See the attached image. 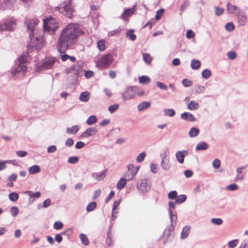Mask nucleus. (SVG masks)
<instances>
[{
  "instance_id": "obj_1",
  "label": "nucleus",
  "mask_w": 248,
  "mask_h": 248,
  "mask_svg": "<svg viewBox=\"0 0 248 248\" xmlns=\"http://www.w3.org/2000/svg\"><path fill=\"white\" fill-rule=\"evenodd\" d=\"M83 33L78 25L70 23L62 31L57 44V48L60 52V56L63 62L69 59V56L63 54L68 48L75 44L78 38Z\"/></svg>"
},
{
  "instance_id": "obj_2",
  "label": "nucleus",
  "mask_w": 248,
  "mask_h": 248,
  "mask_svg": "<svg viewBox=\"0 0 248 248\" xmlns=\"http://www.w3.org/2000/svg\"><path fill=\"white\" fill-rule=\"evenodd\" d=\"M30 44L28 46V49L35 47L36 50H40L45 45L42 31H36L35 34H30Z\"/></svg>"
},
{
  "instance_id": "obj_3",
  "label": "nucleus",
  "mask_w": 248,
  "mask_h": 248,
  "mask_svg": "<svg viewBox=\"0 0 248 248\" xmlns=\"http://www.w3.org/2000/svg\"><path fill=\"white\" fill-rule=\"evenodd\" d=\"M59 27L58 23L56 19L52 17L44 19V30L45 31H52L54 33Z\"/></svg>"
},
{
  "instance_id": "obj_4",
  "label": "nucleus",
  "mask_w": 248,
  "mask_h": 248,
  "mask_svg": "<svg viewBox=\"0 0 248 248\" xmlns=\"http://www.w3.org/2000/svg\"><path fill=\"white\" fill-rule=\"evenodd\" d=\"M71 2V0H65L61 4L60 7H57L56 8L63 14L71 18L74 12Z\"/></svg>"
},
{
  "instance_id": "obj_5",
  "label": "nucleus",
  "mask_w": 248,
  "mask_h": 248,
  "mask_svg": "<svg viewBox=\"0 0 248 248\" xmlns=\"http://www.w3.org/2000/svg\"><path fill=\"white\" fill-rule=\"evenodd\" d=\"M169 214L171 221V226H170L168 229L165 230L164 232V236H167V238H169V237H171L173 235L174 226L176 225L177 221V215L175 211L170 210Z\"/></svg>"
},
{
  "instance_id": "obj_6",
  "label": "nucleus",
  "mask_w": 248,
  "mask_h": 248,
  "mask_svg": "<svg viewBox=\"0 0 248 248\" xmlns=\"http://www.w3.org/2000/svg\"><path fill=\"white\" fill-rule=\"evenodd\" d=\"M138 87L136 86L127 87L122 93L124 100L126 101L134 98L137 95Z\"/></svg>"
},
{
  "instance_id": "obj_7",
  "label": "nucleus",
  "mask_w": 248,
  "mask_h": 248,
  "mask_svg": "<svg viewBox=\"0 0 248 248\" xmlns=\"http://www.w3.org/2000/svg\"><path fill=\"white\" fill-rule=\"evenodd\" d=\"M113 57L110 54L102 56L100 59L97 62L96 65L100 68H106L113 62Z\"/></svg>"
},
{
  "instance_id": "obj_8",
  "label": "nucleus",
  "mask_w": 248,
  "mask_h": 248,
  "mask_svg": "<svg viewBox=\"0 0 248 248\" xmlns=\"http://www.w3.org/2000/svg\"><path fill=\"white\" fill-rule=\"evenodd\" d=\"M151 185V183L150 180L144 179L139 180L136 184V186L139 191L145 193L150 190Z\"/></svg>"
},
{
  "instance_id": "obj_9",
  "label": "nucleus",
  "mask_w": 248,
  "mask_h": 248,
  "mask_svg": "<svg viewBox=\"0 0 248 248\" xmlns=\"http://www.w3.org/2000/svg\"><path fill=\"white\" fill-rule=\"evenodd\" d=\"M169 151L166 149L163 154L161 155V166L163 170H167L171 168L170 159L169 157Z\"/></svg>"
},
{
  "instance_id": "obj_10",
  "label": "nucleus",
  "mask_w": 248,
  "mask_h": 248,
  "mask_svg": "<svg viewBox=\"0 0 248 248\" xmlns=\"http://www.w3.org/2000/svg\"><path fill=\"white\" fill-rule=\"evenodd\" d=\"M56 59L53 57L47 58L42 62V67L43 69H51L54 67Z\"/></svg>"
},
{
  "instance_id": "obj_11",
  "label": "nucleus",
  "mask_w": 248,
  "mask_h": 248,
  "mask_svg": "<svg viewBox=\"0 0 248 248\" xmlns=\"http://www.w3.org/2000/svg\"><path fill=\"white\" fill-rule=\"evenodd\" d=\"M16 26V22L14 20H9L3 23H0V30L11 31Z\"/></svg>"
},
{
  "instance_id": "obj_12",
  "label": "nucleus",
  "mask_w": 248,
  "mask_h": 248,
  "mask_svg": "<svg viewBox=\"0 0 248 248\" xmlns=\"http://www.w3.org/2000/svg\"><path fill=\"white\" fill-rule=\"evenodd\" d=\"M39 20L37 19H32L29 20V22H27V29L30 31V34H35L36 31H39L35 29V26L37 25Z\"/></svg>"
},
{
  "instance_id": "obj_13",
  "label": "nucleus",
  "mask_w": 248,
  "mask_h": 248,
  "mask_svg": "<svg viewBox=\"0 0 248 248\" xmlns=\"http://www.w3.org/2000/svg\"><path fill=\"white\" fill-rule=\"evenodd\" d=\"M26 70L27 67L25 65H22L18 63L17 67L12 71V74L15 76L18 75H23L26 72Z\"/></svg>"
},
{
  "instance_id": "obj_14",
  "label": "nucleus",
  "mask_w": 248,
  "mask_h": 248,
  "mask_svg": "<svg viewBox=\"0 0 248 248\" xmlns=\"http://www.w3.org/2000/svg\"><path fill=\"white\" fill-rule=\"evenodd\" d=\"M97 132V130L96 127H91L88 128L85 132H84L80 137L81 138H88L91 136L94 135Z\"/></svg>"
},
{
  "instance_id": "obj_15",
  "label": "nucleus",
  "mask_w": 248,
  "mask_h": 248,
  "mask_svg": "<svg viewBox=\"0 0 248 248\" xmlns=\"http://www.w3.org/2000/svg\"><path fill=\"white\" fill-rule=\"evenodd\" d=\"M236 16H237L239 24L241 26H244L247 21V16L246 14L240 11L237 12Z\"/></svg>"
},
{
  "instance_id": "obj_16",
  "label": "nucleus",
  "mask_w": 248,
  "mask_h": 248,
  "mask_svg": "<svg viewBox=\"0 0 248 248\" xmlns=\"http://www.w3.org/2000/svg\"><path fill=\"white\" fill-rule=\"evenodd\" d=\"M187 154L188 152L186 150L176 152L175 156L178 162L180 164H183L184 161V157Z\"/></svg>"
},
{
  "instance_id": "obj_17",
  "label": "nucleus",
  "mask_w": 248,
  "mask_h": 248,
  "mask_svg": "<svg viewBox=\"0 0 248 248\" xmlns=\"http://www.w3.org/2000/svg\"><path fill=\"white\" fill-rule=\"evenodd\" d=\"M246 167H241L236 169V175L235 177L234 181H242L245 177V174L243 173V170L245 169Z\"/></svg>"
},
{
  "instance_id": "obj_18",
  "label": "nucleus",
  "mask_w": 248,
  "mask_h": 248,
  "mask_svg": "<svg viewBox=\"0 0 248 248\" xmlns=\"http://www.w3.org/2000/svg\"><path fill=\"white\" fill-rule=\"evenodd\" d=\"M135 11V6L131 8L127 9L124 10V12L121 15V18L124 20H126V18L130 16L133 15Z\"/></svg>"
},
{
  "instance_id": "obj_19",
  "label": "nucleus",
  "mask_w": 248,
  "mask_h": 248,
  "mask_svg": "<svg viewBox=\"0 0 248 248\" xmlns=\"http://www.w3.org/2000/svg\"><path fill=\"white\" fill-rule=\"evenodd\" d=\"M181 118L185 120L190 122H194L196 120L195 117L190 113L186 112L181 114Z\"/></svg>"
},
{
  "instance_id": "obj_20",
  "label": "nucleus",
  "mask_w": 248,
  "mask_h": 248,
  "mask_svg": "<svg viewBox=\"0 0 248 248\" xmlns=\"http://www.w3.org/2000/svg\"><path fill=\"white\" fill-rule=\"evenodd\" d=\"M92 176L97 181H101L103 180L106 176V170H104L98 173H93Z\"/></svg>"
},
{
  "instance_id": "obj_21",
  "label": "nucleus",
  "mask_w": 248,
  "mask_h": 248,
  "mask_svg": "<svg viewBox=\"0 0 248 248\" xmlns=\"http://www.w3.org/2000/svg\"><path fill=\"white\" fill-rule=\"evenodd\" d=\"M227 8L228 13L230 14H233L236 15L237 12L240 11L239 9H238L237 7L232 5L230 3H228L227 4Z\"/></svg>"
},
{
  "instance_id": "obj_22",
  "label": "nucleus",
  "mask_w": 248,
  "mask_h": 248,
  "mask_svg": "<svg viewBox=\"0 0 248 248\" xmlns=\"http://www.w3.org/2000/svg\"><path fill=\"white\" fill-rule=\"evenodd\" d=\"M81 68V66L78 64H74L65 69V73L67 74L73 72L77 73L78 70Z\"/></svg>"
},
{
  "instance_id": "obj_23",
  "label": "nucleus",
  "mask_w": 248,
  "mask_h": 248,
  "mask_svg": "<svg viewBox=\"0 0 248 248\" xmlns=\"http://www.w3.org/2000/svg\"><path fill=\"white\" fill-rule=\"evenodd\" d=\"M151 106V103L148 101H144L140 103L138 105V109L139 111H143V110L149 108Z\"/></svg>"
},
{
  "instance_id": "obj_24",
  "label": "nucleus",
  "mask_w": 248,
  "mask_h": 248,
  "mask_svg": "<svg viewBox=\"0 0 248 248\" xmlns=\"http://www.w3.org/2000/svg\"><path fill=\"white\" fill-rule=\"evenodd\" d=\"M199 104L195 101H191L187 104V108L190 110H194L198 109Z\"/></svg>"
},
{
  "instance_id": "obj_25",
  "label": "nucleus",
  "mask_w": 248,
  "mask_h": 248,
  "mask_svg": "<svg viewBox=\"0 0 248 248\" xmlns=\"http://www.w3.org/2000/svg\"><path fill=\"white\" fill-rule=\"evenodd\" d=\"M90 98V93L88 92H82L79 97V99L84 102H87Z\"/></svg>"
},
{
  "instance_id": "obj_26",
  "label": "nucleus",
  "mask_w": 248,
  "mask_h": 248,
  "mask_svg": "<svg viewBox=\"0 0 248 248\" xmlns=\"http://www.w3.org/2000/svg\"><path fill=\"white\" fill-rule=\"evenodd\" d=\"M208 148V145L204 142H200L198 143L196 147L197 151L205 150Z\"/></svg>"
},
{
  "instance_id": "obj_27",
  "label": "nucleus",
  "mask_w": 248,
  "mask_h": 248,
  "mask_svg": "<svg viewBox=\"0 0 248 248\" xmlns=\"http://www.w3.org/2000/svg\"><path fill=\"white\" fill-rule=\"evenodd\" d=\"M199 129L197 127H192L188 133V135L190 138H194L198 135L199 134Z\"/></svg>"
},
{
  "instance_id": "obj_28",
  "label": "nucleus",
  "mask_w": 248,
  "mask_h": 248,
  "mask_svg": "<svg viewBox=\"0 0 248 248\" xmlns=\"http://www.w3.org/2000/svg\"><path fill=\"white\" fill-rule=\"evenodd\" d=\"M190 230V227L187 226L184 227L181 234V238L185 239L186 238L189 234Z\"/></svg>"
},
{
  "instance_id": "obj_29",
  "label": "nucleus",
  "mask_w": 248,
  "mask_h": 248,
  "mask_svg": "<svg viewBox=\"0 0 248 248\" xmlns=\"http://www.w3.org/2000/svg\"><path fill=\"white\" fill-rule=\"evenodd\" d=\"M126 184V180L124 178H121L117 183V188L119 190L122 189L125 186Z\"/></svg>"
},
{
  "instance_id": "obj_30",
  "label": "nucleus",
  "mask_w": 248,
  "mask_h": 248,
  "mask_svg": "<svg viewBox=\"0 0 248 248\" xmlns=\"http://www.w3.org/2000/svg\"><path fill=\"white\" fill-rule=\"evenodd\" d=\"M40 168L38 165H33L29 169V172L30 174H34L40 171Z\"/></svg>"
},
{
  "instance_id": "obj_31",
  "label": "nucleus",
  "mask_w": 248,
  "mask_h": 248,
  "mask_svg": "<svg viewBox=\"0 0 248 248\" xmlns=\"http://www.w3.org/2000/svg\"><path fill=\"white\" fill-rule=\"evenodd\" d=\"M79 130V126L77 125H74L71 128L67 127L66 128V132L68 134H75Z\"/></svg>"
},
{
  "instance_id": "obj_32",
  "label": "nucleus",
  "mask_w": 248,
  "mask_h": 248,
  "mask_svg": "<svg viewBox=\"0 0 248 248\" xmlns=\"http://www.w3.org/2000/svg\"><path fill=\"white\" fill-rule=\"evenodd\" d=\"M201 63L198 60H193L191 63V68L193 70L198 69L201 66Z\"/></svg>"
},
{
  "instance_id": "obj_33",
  "label": "nucleus",
  "mask_w": 248,
  "mask_h": 248,
  "mask_svg": "<svg viewBox=\"0 0 248 248\" xmlns=\"http://www.w3.org/2000/svg\"><path fill=\"white\" fill-rule=\"evenodd\" d=\"M139 80V82L142 84H148L151 81L150 78L146 76H142L140 77Z\"/></svg>"
},
{
  "instance_id": "obj_34",
  "label": "nucleus",
  "mask_w": 248,
  "mask_h": 248,
  "mask_svg": "<svg viewBox=\"0 0 248 248\" xmlns=\"http://www.w3.org/2000/svg\"><path fill=\"white\" fill-rule=\"evenodd\" d=\"M97 121V119L96 116L91 115L87 120L86 123L88 125H93L95 124Z\"/></svg>"
},
{
  "instance_id": "obj_35",
  "label": "nucleus",
  "mask_w": 248,
  "mask_h": 248,
  "mask_svg": "<svg viewBox=\"0 0 248 248\" xmlns=\"http://www.w3.org/2000/svg\"><path fill=\"white\" fill-rule=\"evenodd\" d=\"M128 171L129 173H133V172L135 173V175H136L139 169V167H135L133 164H129L127 166Z\"/></svg>"
},
{
  "instance_id": "obj_36",
  "label": "nucleus",
  "mask_w": 248,
  "mask_h": 248,
  "mask_svg": "<svg viewBox=\"0 0 248 248\" xmlns=\"http://www.w3.org/2000/svg\"><path fill=\"white\" fill-rule=\"evenodd\" d=\"M105 41L104 40H99L97 42V47L100 51H103L105 49Z\"/></svg>"
},
{
  "instance_id": "obj_37",
  "label": "nucleus",
  "mask_w": 248,
  "mask_h": 248,
  "mask_svg": "<svg viewBox=\"0 0 248 248\" xmlns=\"http://www.w3.org/2000/svg\"><path fill=\"white\" fill-rule=\"evenodd\" d=\"M79 237L82 242V243L83 245H84L85 246H87L89 245V240H88L87 236L85 234L81 233L79 235Z\"/></svg>"
},
{
  "instance_id": "obj_38",
  "label": "nucleus",
  "mask_w": 248,
  "mask_h": 248,
  "mask_svg": "<svg viewBox=\"0 0 248 248\" xmlns=\"http://www.w3.org/2000/svg\"><path fill=\"white\" fill-rule=\"evenodd\" d=\"M186 199V196L185 195H181L178 196L175 199V203L180 204L184 202Z\"/></svg>"
},
{
  "instance_id": "obj_39",
  "label": "nucleus",
  "mask_w": 248,
  "mask_h": 248,
  "mask_svg": "<svg viewBox=\"0 0 248 248\" xmlns=\"http://www.w3.org/2000/svg\"><path fill=\"white\" fill-rule=\"evenodd\" d=\"M134 30H130L126 32L127 37H129L131 40L135 41L136 39L137 36L135 34H133Z\"/></svg>"
},
{
  "instance_id": "obj_40",
  "label": "nucleus",
  "mask_w": 248,
  "mask_h": 248,
  "mask_svg": "<svg viewBox=\"0 0 248 248\" xmlns=\"http://www.w3.org/2000/svg\"><path fill=\"white\" fill-rule=\"evenodd\" d=\"M202 76L203 78L207 79L211 76V72L209 69H204L202 72Z\"/></svg>"
},
{
  "instance_id": "obj_41",
  "label": "nucleus",
  "mask_w": 248,
  "mask_h": 248,
  "mask_svg": "<svg viewBox=\"0 0 248 248\" xmlns=\"http://www.w3.org/2000/svg\"><path fill=\"white\" fill-rule=\"evenodd\" d=\"M19 196L16 192H12L9 194V199L12 202L16 201L18 199Z\"/></svg>"
},
{
  "instance_id": "obj_42",
  "label": "nucleus",
  "mask_w": 248,
  "mask_h": 248,
  "mask_svg": "<svg viewBox=\"0 0 248 248\" xmlns=\"http://www.w3.org/2000/svg\"><path fill=\"white\" fill-rule=\"evenodd\" d=\"M238 189V186L235 184H230L225 187V189L228 191H235Z\"/></svg>"
},
{
  "instance_id": "obj_43",
  "label": "nucleus",
  "mask_w": 248,
  "mask_h": 248,
  "mask_svg": "<svg viewBox=\"0 0 248 248\" xmlns=\"http://www.w3.org/2000/svg\"><path fill=\"white\" fill-rule=\"evenodd\" d=\"M164 112L166 116L169 117H172L175 114V111L173 109L170 108L165 109L164 110Z\"/></svg>"
},
{
  "instance_id": "obj_44",
  "label": "nucleus",
  "mask_w": 248,
  "mask_h": 248,
  "mask_svg": "<svg viewBox=\"0 0 248 248\" xmlns=\"http://www.w3.org/2000/svg\"><path fill=\"white\" fill-rule=\"evenodd\" d=\"M27 61V57L25 55H21L18 58L19 64L25 65Z\"/></svg>"
},
{
  "instance_id": "obj_45",
  "label": "nucleus",
  "mask_w": 248,
  "mask_h": 248,
  "mask_svg": "<svg viewBox=\"0 0 248 248\" xmlns=\"http://www.w3.org/2000/svg\"><path fill=\"white\" fill-rule=\"evenodd\" d=\"M96 206V203L95 202H91L87 205L86 207V210L88 212H91L93 211Z\"/></svg>"
},
{
  "instance_id": "obj_46",
  "label": "nucleus",
  "mask_w": 248,
  "mask_h": 248,
  "mask_svg": "<svg viewBox=\"0 0 248 248\" xmlns=\"http://www.w3.org/2000/svg\"><path fill=\"white\" fill-rule=\"evenodd\" d=\"M146 154L145 152H143L140 154L136 158V161L139 162H141L144 159Z\"/></svg>"
},
{
  "instance_id": "obj_47",
  "label": "nucleus",
  "mask_w": 248,
  "mask_h": 248,
  "mask_svg": "<svg viewBox=\"0 0 248 248\" xmlns=\"http://www.w3.org/2000/svg\"><path fill=\"white\" fill-rule=\"evenodd\" d=\"M135 176V173L133 172V173H129L128 171L125 173L124 177H125V179L127 181H130L133 179L134 176Z\"/></svg>"
},
{
  "instance_id": "obj_48",
  "label": "nucleus",
  "mask_w": 248,
  "mask_h": 248,
  "mask_svg": "<svg viewBox=\"0 0 248 248\" xmlns=\"http://www.w3.org/2000/svg\"><path fill=\"white\" fill-rule=\"evenodd\" d=\"M238 244V240L234 239L228 242V246L230 248H234Z\"/></svg>"
},
{
  "instance_id": "obj_49",
  "label": "nucleus",
  "mask_w": 248,
  "mask_h": 248,
  "mask_svg": "<svg viewBox=\"0 0 248 248\" xmlns=\"http://www.w3.org/2000/svg\"><path fill=\"white\" fill-rule=\"evenodd\" d=\"M10 212L13 217H16L18 213V209L16 206H12L10 208Z\"/></svg>"
},
{
  "instance_id": "obj_50",
  "label": "nucleus",
  "mask_w": 248,
  "mask_h": 248,
  "mask_svg": "<svg viewBox=\"0 0 248 248\" xmlns=\"http://www.w3.org/2000/svg\"><path fill=\"white\" fill-rule=\"evenodd\" d=\"M79 160V158L78 156H71L69 157L68 159V162L70 164H76L77 163Z\"/></svg>"
},
{
  "instance_id": "obj_51",
  "label": "nucleus",
  "mask_w": 248,
  "mask_h": 248,
  "mask_svg": "<svg viewBox=\"0 0 248 248\" xmlns=\"http://www.w3.org/2000/svg\"><path fill=\"white\" fill-rule=\"evenodd\" d=\"M211 222L215 225H220L222 224L223 221L220 218H213L211 219Z\"/></svg>"
},
{
  "instance_id": "obj_52",
  "label": "nucleus",
  "mask_w": 248,
  "mask_h": 248,
  "mask_svg": "<svg viewBox=\"0 0 248 248\" xmlns=\"http://www.w3.org/2000/svg\"><path fill=\"white\" fill-rule=\"evenodd\" d=\"M182 84L185 87H188L192 85L193 82L191 80L185 78L182 80Z\"/></svg>"
},
{
  "instance_id": "obj_53",
  "label": "nucleus",
  "mask_w": 248,
  "mask_h": 248,
  "mask_svg": "<svg viewBox=\"0 0 248 248\" xmlns=\"http://www.w3.org/2000/svg\"><path fill=\"white\" fill-rule=\"evenodd\" d=\"M143 58L144 62L146 63H148V64L150 63V62L152 61V58H151V56L149 54H147V53H144L143 54Z\"/></svg>"
},
{
  "instance_id": "obj_54",
  "label": "nucleus",
  "mask_w": 248,
  "mask_h": 248,
  "mask_svg": "<svg viewBox=\"0 0 248 248\" xmlns=\"http://www.w3.org/2000/svg\"><path fill=\"white\" fill-rule=\"evenodd\" d=\"M119 105L118 104H114L110 105L108 107V110L110 113H112L118 109Z\"/></svg>"
},
{
  "instance_id": "obj_55",
  "label": "nucleus",
  "mask_w": 248,
  "mask_h": 248,
  "mask_svg": "<svg viewBox=\"0 0 248 248\" xmlns=\"http://www.w3.org/2000/svg\"><path fill=\"white\" fill-rule=\"evenodd\" d=\"M156 86L161 89L166 91L168 89V87L162 82L157 81L156 82Z\"/></svg>"
},
{
  "instance_id": "obj_56",
  "label": "nucleus",
  "mask_w": 248,
  "mask_h": 248,
  "mask_svg": "<svg viewBox=\"0 0 248 248\" xmlns=\"http://www.w3.org/2000/svg\"><path fill=\"white\" fill-rule=\"evenodd\" d=\"M234 28V26L232 22L228 23L225 25L226 30L229 31H233Z\"/></svg>"
},
{
  "instance_id": "obj_57",
  "label": "nucleus",
  "mask_w": 248,
  "mask_h": 248,
  "mask_svg": "<svg viewBox=\"0 0 248 248\" xmlns=\"http://www.w3.org/2000/svg\"><path fill=\"white\" fill-rule=\"evenodd\" d=\"M106 243L108 246H111L113 244L112 240L111 238V234L110 233V232H108V233Z\"/></svg>"
},
{
  "instance_id": "obj_58",
  "label": "nucleus",
  "mask_w": 248,
  "mask_h": 248,
  "mask_svg": "<svg viewBox=\"0 0 248 248\" xmlns=\"http://www.w3.org/2000/svg\"><path fill=\"white\" fill-rule=\"evenodd\" d=\"M164 12V10L163 9H161L156 12L155 18L156 20H159Z\"/></svg>"
},
{
  "instance_id": "obj_59",
  "label": "nucleus",
  "mask_w": 248,
  "mask_h": 248,
  "mask_svg": "<svg viewBox=\"0 0 248 248\" xmlns=\"http://www.w3.org/2000/svg\"><path fill=\"white\" fill-rule=\"evenodd\" d=\"M227 56L230 60H234L236 57V53L234 51H229L227 53Z\"/></svg>"
},
{
  "instance_id": "obj_60",
  "label": "nucleus",
  "mask_w": 248,
  "mask_h": 248,
  "mask_svg": "<svg viewBox=\"0 0 248 248\" xmlns=\"http://www.w3.org/2000/svg\"><path fill=\"white\" fill-rule=\"evenodd\" d=\"M216 15L217 16L222 15L224 12V9L222 8H219L216 7L215 8Z\"/></svg>"
},
{
  "instance_id": "obj_61",
  "label": "nucleus",
  "mask_w": 248,
  "mask_h": 248,
  "mask_svg": "<svg viewBox=\"0 0 248 248\" xmlns=\"http://www.w3.org/2000/svg\"><path fill=\"white\" fill-rule=\"evenodd\" d=\"M220 166V161L219 159H215V160H214V161L213 162V166L215 168L217 169V168H219Z\"/></svg>"
},
{
  "instance_id": "obj_62",
  "label": "nucleus",
  "mask_w": 248,
  "mask_h": 248,
  "mask_svg": "<svg viewBox=\"0 0 248 248\" xmlns=\"http://www.w3.org/2000/svg\"><path fill=\"white\" fill-rule=\"evenodd\" d=\"M177 197V192L176 191H172L168 194V198L170 199H174Z\"/></svg>"
},
{
  "instance_id": "obj_63",
  "label": "nucleus",
  "mask_w": 248,
  "mask_h": 248,
  "mask_svg": "<svg viewBox=\"0 0 248 248\" xmlns=\"http://www.w3.org/2000/svg\"><path fill=\"white\" fill-rule=\"evenodd\" d=\"M63 224L61 222H56L54 225V228L56 230H59L62 227Z\"/></svg>"
},
{
  "instance_id": "obj_64",
  "label": "nucleus",
  "mask_w": 248,
  "mask_h": 248,
  "mask_svg": "<svg viewBox=\"0 0 248 248\" xmlns=\"http://www.w3.org/2000/svg\"><path fill=\"white\" fill-rule=\"evenodd\" d=\"M240 248H248V239L245 240L242 242Z\"/></svg>"
}]
</instances>
